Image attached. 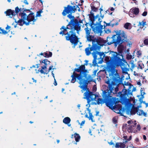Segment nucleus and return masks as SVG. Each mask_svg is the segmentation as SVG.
I'll use <instances>...</instances> for the list:
<instances>
[{"instance_id": "f257e3e1", "label": "nucleus", "mask_w": 148, "mask_h": 148, "mask_svg": "<svg viewBox=\"0 0 148 148\" xmlns=\"http://www.w3.org/2000/svg\"><path fill=\"white\" fill-rule=\"evenodd\" d=\"M82 89L81 90L82 92L86 91L84 93V99H86L87 101L88 104L86 105L87 106L89 107L90 104L92 105H99L106 103V105L111 108V106L110 101L112 99V96H111L110 93L108 92V90L103 91L102 96L103 99L100 98H98L97 95L93 94L91 92H90L88 90L86 86H79Z\"/></svg>"}, {"instance_id": "f03ea898", "label": "nucleus", "mask_w": 148, "mask_h": 148, "mask_svg": "<svg viewBox=\"0 0 148 148\" xmlns=\"http://www.w3.org/2000/svg\"><path fill=\"white\" fill-rule=\"evenodd\" d=\"M80 28L81 26L79 24L76 23L73 21L71 20L66 28L64 26L62 27L60 29L61 31L59 33L62 35L64 34H66L65 37L66 40H70L72 44H74L73 47L75 48L79 42L78 39L76 36L75 30H76L77 33L79 34Z\"/></svg>"}, {"instance_id": "7ed1b4c3", "label": "nucleus", "mask_w": 148, "mask_h": 148, "mask_svg": "<svg viewBox=\"0 0 148 148\" xmlns=\"http://www.w3.org/2000/svg\"><path fill=\"white\" fill-rule=\"evenodd\" d=\"M27 11L30 12V10L25 9L23 8H19L18 7L15 8V15L19 12H23L19 14V15L21 16V19L16 22L21 26H23L24 24L26 25H29L30 24H34V22L36 20L37 17H36L35 18L33 13L32 12L27 14L26 13Z\"/></svg>"}, {"instance_id": "20e7f679", "label": "nucleus", "mask_w": 148, "mask_h": 148, "mask_svg": "<svg viewBox=\"0 0 148 148\" xmlns=\"http://www.w3.org/2000/svg\"><path fill=\"white\" fill-rule=\"evenodd\" d=\"M109 79L106 82L108 85V92L112 96L111 93L116 94L118 90V86L120 83L121 81L123 80L125 77L122 75L121 78L119 77L117 72H112L109 73Z\"/></svg>"}, {"instance_id": "39448f33", "label": "nucleus", "mask_w": 148, "mask_h": 148, "mask_svg": "<svg viewBox=\"0 0 148 148\" xmlns=\"http://www.w3.org/2000/svg\"><path fill=\"white\" fill-rule=\"evenodd\" d=\"M109 55L110 56V60L116 66H120L122 72L124 75L126 76V79H128L130 78L129 74L127 73L129 70L126 67L125 64H123L122 63L123 62L124 63L127 64V62L123 58L122 55L116 52L112 51L110 53Z\"/></svg>"}, {"instance_id": "423d86ee", "label": "nucleus", "mask_w": 148, "mask_h": 148, "mask_svg": "<svg viewBox=\"0 0 148 148\" xmlns=\"http://www.w3.org/2000/svg\"><path fill=\"white\" fill-rule=\"evenodd\" d=\"M77 8H78V10H80V9L77 5L71 6L68 5L67 7H64V10L62 13V14L64 16L67 14L74 13L77 11Z\"/></svg>"}, {"instance_id": "0eeeda50", "label": "nucleus", "mask_w": 148, "mask_h": 148, "mask_svg": "<svg viewBox=\"0 0 148 148\" xmlns=\"http://www.w3.org/2000/svg\"><path fill=\"white\" fill-rule=\"evenodd\" d=\"M92 44L94 48L97 49H99L101 46H103L106 45V42L103 39L99 38V39L95 38L92 40Z\"/></svg>"}, {"instance_id": "6e6552de", "label": "nucleus", "mask_w": 148, "mask_h": 148, "mask_svg": "<svg viewBox=\"0 0 148 148\" xmlns=\"http://www.w3.org/2000/svg\"><path fill=\"white\" fill-rule=\"evenodd\" d=\"M116 37H117L116 39H120L122 42L121 43H119V44H121L125 41H127V36L123 31L119 30V32H118L116 35Z\"/></svg>"}, {"instance_id": "1a4fd4ad", "label": "nucleus", "mask_w": 148, "mask_h": 148, "mask_svg": "<svg viewBox=\"0 0 148 148\" xmlns=\"http://www.w3.org/2000/svg\"><path fill=\"white\" fill-rule=\"evenodd\" d=\"M127 136H126L124 135L123 136L124 140H125L124 142L123 143H116L115 147L116 148H125V144L128 141H130L132 139V136H130L129 138H127Z\"/></svg>"}, {"instance_id": "9d476101", "label": "nucleus", "mask_w": 148, "mask_h": 148, "mask_svg": "<svg viewBox=\"0 0 148 148\" xmlns=\"http://www.w3.org/2000/svg\"><path fill=\"white\" fill-rule=\"evenodd\" d=\"M116 35H114L112 37H110L108 36L107 37L106 42L108 45H110L112 44L115 43L116 44H119L122 42L121 39H116Z\"/></svg>"}, {"instance_id": "9b49d317", "label": "nucleus", "mask_w": 148, "mask_h": 148, "mask_svg": "<svg viewBox=\"0 0 148 148\" xmlns=\"http://www.w3.org/2000/svg\"><path fill=\"white\" fill-rule=\"evenodd\" d=\"M40 63H44L45 64V65L41 67L42 69L40 71V72L42 74H47L48 73H46V69L47 68V66L48 64H49L50 63V62L48 61L47 59H45L42 60V61H40Z\"/></svg>"}, {"instance_id": "f8f14e48", "label": "nucleus", "mask_w": 148, "mask_h": 148, "mask_svg": "<svg viewBox=\"0 0 148 148\" xmlns=\"http://www.w3.org/2000/svg\"><path fill=\"white\" fill-rule=\"evenodd\" d=\"M80 75L77 74L75 73V72H74L73 75H72L71 76V77H72V79L71 80V82L74 83L76 81V79L75 77L78 78V79L80 80L79 82V84H80V86H86L87 87V85H83L82 84V80L80 79V77H79Z\"/></svg>"}, {"instance_id": "ddd939ff", "label": "nucleus", "mask_w": 148, "mask_h": 148, "mask_svg": "<svg viewBox=\"0 0 148 148\" xmlns=\"http://www.w3.org/2000/svg\"><path fill=\"white\" fill-rule=\"evenodd\" d=\"M102 27L103 26L101 25H95L92 27V29L94 32L97 34H100L101 32Z\"/></svg>"}, {"instance_id": "4468645a", "label": "nucleus", "mask_w": 148, "mask_h": 148, "mask_svg": "<svg viewBox=\"0 0 148 148\" xmlns=\"http://www.w3.org/2000/svg\"><path fill=\"white\" fill-rule=\"evenodd\" d=\"M134 14H130L129 15L131 17H134L135 15H137L138 14L139 10L138 8H135L131 9Z\"/></svg>"}, {"instance_id": "2eb2a0df", "label": "nucleus", "mask_w": 148, "mask_h": 148, "mask_svg": "<svg viewBox=\"0 0 148 148\" xmlns=\"http://www.w3.org/2000/svg\"><path fill=\"white\" fill-rule=\"evenodd\" d=\"M94 47H93V44H92V45L91 47L90 48L87 47L85 49V51L86 55H89L91 53L90 52L91 51L94 50H96V49L94 48Z\"/></svg>"}, {"instance_id": "dca6fc26", "label": "nucleus", "mask_w": 148, "mask_h": 148, "mask_svg": "<svg viewBox=\"0 0 148 148\" xmlns=\"http://www.w3.org/2000/svg\"><path fill=\"white\" fill-rule=\"evenodd\" d=\"M7 16H8L9 17L12 18L13 15H15V12L14 10H12L11 9H9L5 12Z\"/></svg>"}, {"instance_id": "f3484780", "label": "nucleus", "mask_w": 148, "mask_h": 148, "mask_svg": "<svg viewBox=\"0 0 148 148\" xmlns=\"http://www.w3.org/2000/svg\"><path fill=\"white\" fill-rule=\"evenodd\" d=\"M71 121L69 117H66L63 120V122L65 124H67L69 127L71 125L70 123Z\"/></svg>"}, {"instance_id": "a211bd4d", "label": "nucleus", "mask_w": 148, "mask_h": 148, "mask_svg": "<svg viewBox=\"0 0 148 148\" xmlns=\"http://www.w3.org/2000/svg\"><path fill=\"white\" fill-rule=\"evenodd\" d=\"M137 114L139 115H143L145 117L147 116L146 112H144L143 110H140L138 108L137 109Z\"/></svg>"}, {"instance_id": "6ab92c4d", "label": "nucleus", "mask_w": 148, "mask_h": 148, "mask_svg": "<svg viewBox=\"0 0 148 148\" xmlns=\"http://www.w3.org/2000/svg\"><path fill=\"white\" fill-rule=\"evenodd\" d=\"M124 87V89H125L126 91H127V90L126 89V88L125 86H128V90H130V89L132 88V85L129 82H124V83L123 84Z\"/></svg>"}, {"instance_id": "aec40b11", "label": "nucleus", "mask_w": 148, "mask_h": 148, "mask_svg": "<svg viewBox=\"0 0 148 148\" xmlns=\"http://www.w3.org/2000/svg\"><path fill=\"white\" fill-rule=\"evenodd\" d=\"M127 123L128 124H130V126L132 127V128H133L132 127H134L136 124V123L135 121H134L132 120L129 121H127Z\"/></svg>"}, {"instance_id": "412c9836", "label": "nucleus", "mask_w": 148, "mask_h": 148, "mask_svg": "<svg viewBox=\"0 0 148 148\" xmlns=\"http://www.w3.org/2000/svg\"><path fill=\"white\" fill-rule=\"evenodd\" d=\"M146 23L145 21H142V22H139L138 26L140 27V28H142L145 25H146Z\"/></svg>"}, {"instance_id": "4be33fe9", "label": "nucleus", "mask_w": 148, "mask_h": 148, "mask_svg": "<svg viewBox=\"0 0 148 148\" xmlns=\"http://www.w3.org/2000/svg\"><path fill=\"white\" fill-rule=\"evenodd\" d=\"M138 108L133 107L131 110L130 113L131 114H135L137 112Z\"/></svg>"}, {"instance_id": "5701e85b", "label": "nucleus", "mask_w": 148, "mask_h": 148, "mask_svg": "<svg viewBox=\"0 0 148 148\" xmlns=\"http://www.w3.org/2000/svg\"><path fill=\"white\" fill-rule=\"evenodd\" d=\"M74 136L76 142H79L80 139V137L79 135L78 134L75 133L74 134Z\"/></svg>"}, {"instance_id": "b1692460", "label": "nucleus", "mask_w": 148, "mask_h": 148, "mask_svg": "<svg viewBox=\"0 0 148 148\" xmlns=\"http://www.w3.org/2000/svg\"><path fill=\"white\" fill-rule=\"evenodd\" d=\"M86 38L87 40L88 41H91L94 39H93V36L91 35H90V34H89V35H86Z\"/></svg>"}, {"instance_id": "393cba45", "label": "nucleus", "mask_w": 148, "mask_h": 148, "mask_svg": "<svg viewBox=\"0 0 148 148\" xmlns=\"http://www.w3.org/2000/svg\"><path fill=\"white\" fill-rule=\"evenodd\" d=\"M128 65L129 68H130V66H131L130 69L132 70H133L135 66V64L134 63L133 61H131L129 63V64H128Z\"/></svg>"}, {"instance_id": "a878e982", "label": "nucleus", "mask_w": 148, "mask_h": 148, "mask_svg": "<svg viewBox=\"0 0 148 148\" xmlns=\"http://www.w3.org/2000/svg\"><path fill=\"white\" fill-rule=\"evenodd\" d=\"M114 20H112L111 21L110 23H107L106 24L108 26H111L112 27H113L114 25H117L118 24V22L116 23H112V22L115 21Z\"/></svg>"}, {"instance_id": "bb28decb", "label": "nucleus", "mask_w": 148, "mask_h": 148, "mask_svg": "<svg viewBox=\"0 0 148 148\" xmlns=\"http://www.w3.org/2000/svg\"><path fill=\"white\" fill-rule=\"evenodd\" d=\"M98 21V22L100 23L101 21V19L100 18V16L99 15H97L94 18V21Z\"/></svg>"}, {"instance_id": "cd10ccee", "label": "nucleus", "mask_w": 148, "mask_h": 148, "mask_svg": "<svg viewBox=\"0 0 148 148\" xmlns=\"http://www.w3.org/2000/svg\"><path fill=\"white\" fill-rule=\"evenodd\" d=\"M124 27L127 29H130L131 27V24L130 23H127L124 24Z\"/></svg>"}, {"instance_id": "c85d7f7f", "label": "nucleus", "mask_w": 148, "mask_h": 148, "mask_svg": "<svg viewBox=\"0 0 148 148\" xmlns=\"http://www.w3.org/2000/svg\"><path fill=\"white\" fill-rule=\"evenodd\" d=\"M44 57H51L52 56V53L51 52H44Z\"/></svg>"}, {"instance_id": "c756f323", "label": "nucleus", "mask_w": 148, "mask_h": 148, "mask_svg": "<svg viewBox=\"0 0 148 148\" xmlns=\"http://www.w3.org/2000/svg\"><path fill=\"white\" fill-rule=\"evenodd\" d=\"M87 110L88 111V112L89 113V118L90 120H92V121H93L92 120L93 118V116L92 115V114L90 113V110L88 108H87Z\"/></svg>"}, {"instance_id": "7c9ffc66", "label": "nucleus", "mask_w": 148, "mask_h": 148, "mask_svg": "<svg viewBox=\"0 0 148 148\" xmlns=\"http://www.w3.org/2000/svg\"><path fill=\"white\" fill-rule=\"evenodd\" d=\"M84 30L85 31L86 36L90 34V29H88L87 26H86V27L85 28Z\"/></svg>"}, {"instance_id": "2f4dec72", "label": "nucleus", "mask_w": 148, "mask_h": 148, "mask_svg": "<svg viewBox=\"0 0 148 148\" xmlns=\"http://www.w3.org/2000/svg\"><path fill=\"white\" fill-rule=\"evenodd\" d=\"M98 54V53L96 52H93L92 53V55L94 58V60H96L97 59V55Z\"/></svg>"}, {"instance_id": "473e14b6", "label": "nucleus", "mask_w": 148, "mask_h": 148, "mask_svg": "<svg viewBox=\"0 0 148 148\" xmlns=\"http://www.w3.org/2000/svg\"><path fill=\"white\" fill-rule=\"evenodd\" d=\"M79 68L80 69V70L81 72H83L84 71V70L85 69V66L84 65H82L80 66Z\"/></svg>"}, {"instance_id": "72a5a7b5", "label": "nucleus", "mask_w": 148, "mask_h": 148, "mask_svg": "<svg viewBox=\"0 0 148 148\" xmlns=\"http://www.w3.org/2000/svg\"><path fill=\"white\" fill-rule=\"evenodd\" d=\"M0 30L1 31V33L3 34H5L8 33V32L5 30L1 29V27L0 28Z\"/></svg>"}, {"instance_id": "f704fd0d", "label": "nucleus", "mask_w": 148, "mask_h": 148, "mask_svg": "<svg viewBox=\"0 0 148 148\" xmlns=\"http://www.w3.org/2000/svg\"><path fill=\"white\" fill-rule=\"evenodd\" d=\"M117 117L115 116L113 118L112 121L114 123H116L117 122Z\"/></svg>"}, {"instance_id": "c9c22d12", "label": "nucleus", "mask_w": 148, "mask_h": 148, "mask_svg": "<svg viewBox=\"0 0 148 148\" xmlns=\"http://www.w3.org/2000/svg\"><path fill=\"white\" fill-rule=\"evenodd\" d=\"M42 12V10L39 11L38 12H37V14H36V16H41L40 14Z\"/></svg>"}, {"instance_id": "e433bc0d", "label": "nucleus", "mask_w": 148, "mask_h": 148, "mask_svg": "<svg viewBox=\"0 0 148 148\" xmlns=\"http://www.w3.org/2000/svg\"><path fill=\"white\" fill-rule=\"evenodd\" d=\"M144 67V66L143 64H139L138 67V69H142Z\"/></svg>"}, {"instance_id": "4c0bfd02", "label": "nucleus", "mask_w": 148, "mask_h": 148, "mask_svg": "<svg viewBox=\"0 0 148 148\" xmlns=\"http://www.w3.org/2000/svg\"><path fill=\"white\" fill-rule=\"evenodd\" d=\"M98 54H99L100 56V58H102V56H103V58H103V57H104L105 55H104V53H98Z\"/></svg>"}, {"instance_id": "58836bf2", "label": "nucleus", "mask_w": 148, "mask_h": 148, "mask_svg": "<svg viewBox=\"0 0 148 148\" xmlns=\"http://www.w3.org/2000/svg\"><path fill=\"white\" fill-rule=\"evenodd\" d=\"M144 43L146 45H148V39H146L145 40H144Z\"/></svg>"}, {"instance_id": "ea45409f", "label": "nucleus", "mask_w": 148, "mask_h": 148, "mask_svg": "<svg viewBox=\"0 0 148 148\" xmlns=\"http://www.w3.org/2000/svg\"><path fill=\"white\" fill-rule=\"evenodd\" d=\"M127 58L128 59H130L132 58V56L131 55L128 54L127 55Z\"/></svg>"}, {"instance_id": "a19ab883", "label": "nucleus", "mask_w": 148, "mask_h": 148, "mask_svg": "<svg viewBox=\"0 0 148 148\" xmlns=\"http://www.w3.org/2000/svg\"><path fill=\"white\" fill-rule=\"evenodd\" d=\"M147 11H145L143 13L142 15L143 16H145L147 15Z\"/></svg>"}, {"instance_id": "79ce46f5", "label": "nucleus", "mask_w": 148, "mask_h": 148, "mask_svg": "<svg viewBox=\"0 0 148 148\" xmlns=\"http://www.w3.org/2000/svg\"><path fill=\"white\" fill-rule=\"evenodd\" d=\"M67 17L71 19L74 18V16H72L71 15L69 14L67 16Z\"/></svg>"}, {"instance_id": "37998d69", "label": "nucleus", "mask_w": 148, "mask_h": 148, "mask_svg": "<svg viewBox=\"0 0 148 148\" xmlns=\"http://www.w3.org/2000/svg\"><path fill=\"white\" fill-rule=\"evenodd\" d=\"M75 70L77 72H81L80 70V69H79H79H77V68H75Z\"/></svg>"}, {"instance_id": "c03bdc74", "label": "nucleus", "mask_w": 148, "mask_h": 148, "mask_svg": "<svg viewBox=\"0 0 148 148\" xmlns=\"http://www.w3.org/2000/svg\"><path fill=\"white\" fill-rule=\"evenodd\" d=\"M105 32L106 33L108 34L111 32L110 30V29H107L105 31Z\"/></svg>"}, {"instance_id": "a18cd8bd", "label": "nucleus", "mask_w": 148, "mask_h": 148, "mask_svg": "<svg viewBox=\"0 0 148 148\" xmlns=\"http://www.w3.org/2000/svg\"><path fill=\"white\" fill-rule=\"evenodd\" d=\"M23 2L24 3H25L26 5H28L29 4V3L27 1V0H24L23 1Z\"/></svg>"}, {"instance_id": "49530a36", "label": "nucleus", "mask_w": 148, "mask_h": 148, "mask_svg": "<svg viewBox=\"0 0 148 148\" xmlns=\"http://www.w3.org/2000/svg\"><path fill=\"white\" fill-rule=\"evenodd\" d=\"M108 143H109V144L110 145H113L114 146V144L112 142V141H111L110 142H108Z\"/></svg>"}, {"instance_id": "de8ad7c7", "label": "nucleus", "mask_w": 148, "mask_h": 148, "mask_svg": "<svg viewBox=\"0 0 148 148\" xmlns=\"http://www.w3.org/2000/svg\"><path fill=\"white\" fill-rule=\"evenodd\" d=\"M53 67V66H50L49 68L48 72L47 73H48L52 69Z\"/></svg>"}, {"instance_id": "09e8293b", "label": "nucleus", "mask_w": 148, "mask_h": 148, "mask_svg": "<svg viewBox=\"0 0 148 148\" xmlns=\"http://www.w3.org/2000/svg\"><path fill=\"white\" fill-rule=\"evenodd\" d=\"M136 128L137 129V130H140V127L139 125H137Z\"/></svg>"}, {"instance_id": "8fccbe9b", "label": "nucleus", "mask_w": 148, "mask_h": 148, "mask_svg": "<svg viewBox=\"0 0 148 148\" xmlns=\"http://www.w3.org/2000/svg\"><path fill=\"white\" fill-rule=\"evenodd\" d=\"M85 121H82L81 123L80 124V125L81 126L82 125H84L85 123Z\"/></svg>"}, {"instance_id": "3c124183", "label": "nucleus", "mask_w": 148, "mask_h": 148, "mask_svg": "<svg viewBox=\"0 0 148 148\" xmlns=\"http://www.w3.org/2000/svg\"><path fill=\"white\" fill-rule=\"evenodd\" d=\"M100 14H101V18H103V16H102V15H101V12H102V11H103V10L102 9V8H100Z\"/></svg>"}, {"instance_id": "603ef678", "label": "nucleus", "mask_w": 148, "mask_h": 148, "mask_svg": "<svg viewBox=\"0 0 148 148\" xmlns=\"http://www.w3.org/2000/svg\"><path fill=\"white\" fill-rule=\"evenodd\" d=\"M10 28V27L7 25L6 27V30L9 29Z\"/></svg>"}, {"instance_id": "864d4df0", "label": "nucleus", "mask_w": 148, "mask_h": 148, "mask_svg": "<svg viewBox=\"0 0 148 148\" xmlns=\"http://www.w3.org/2000/svg\"><path fill=\"white\" fill-rule=\"evenodd\" d=\"M105 59H107V62L109 61L110 60V58L109 57H106Z\"/></svg>"}, {"instance_id": "5fc2aeb1", "label": "nucleus", "mask_w": 148, "mask_h": 148, "mask_svg": "<svg viewBox=\"0 0 148 148\" xmlns=\"http://www.w3.org/2000/svg\"><path fill=\"white\" fill-rule=\"evenodd\" d=\"M54 79V80H55V82L54 83V85L56 86L57 85V83L56 82L55 79Z\"/></svg>"}, {"instance_id": "6e6d98bb", "label": "nucleus", "mask_w": 148, "mask_h": 148, "mask_svg": "<svg viewBox=\"0 0 148 148\" xmlns=\"http://www.w3.org/2000/svg\"><path fill=\"white\" fill-rule=\"evenodd\" d=\"M51 74H52V76H53V77H54V79H55V78L54 75V73H53V71H52V72H51Z\"/></svg>"}, {"instance_id": "4d7b16f0", "label": "nucleus", "mask_w": 148, "mask_h": 148, "mask_svg": "<svg viewBox=\"0 0 148 148\" xmlns=\"http://www.w3.org/2000/svg\"><path fill=\"white\" fill-rule=\"evenodd\" d=\"M32 79L33 80V82H34L35 83L36 82V80L34 79V78H32Z\"/></svg>"}, {"instance_id": "13d9d810", "label": "nucleus", "mask_w": 148, "mask_h": 148, "mask_svg": "<svg viewBox=\"0 0 148 148\" xmlns=\"http://www.w3.org/2000/svg\"><path fill=\"white\" fill-rule=\"evenodd\" d=\"M143 139L144 140H146V136L145 135H144L143 136Z\"/></svg>"}, {"instance_id": "bf43d9fd", "label": "nucleus", "mask_w": 148, "mask_h": 148, "mask_svg": "<svg viewBox=\"0 0 148 148\" xmlns=\"http://www.w3.org/2000/svg\"><path fill=\"white\" fill-rule=\"evenodd\" d=\"M134 75H137V76H138V74L136 73L135 71H134Z\"/></svg>"}, {"instance_id": "052dcab7", "label": "nucleus", "mask_w": 148, "mask_h": 148, "mask_svg": "<svg viewBox=\"0 0 148 148\" xmlns=\"http://www.w3.org/2000/svg\"><path fill=\"white\" fill-rule=\"evenodd\" d=\"M93 90L94 91H96V88L95 87V86H94L93 87Z\"/></svg>"}, {"instance_id": "680f3d73", "label": "nucleus", "mask_w": 148, "mask_h": 148, "mask_svg": "<svg viewBox=\"0 0 148 148\" xmlns=\"http://www.w3.org/2000/svg\"><path fill=\"white\" fill-rule=\"evenodd\" d=\"M137 84L139 85H140V86L141 85V84L140 82H138L137 83Z\"/></svg>"}, {"instance_id": "e2e57ef3", "label": "nucleus", "mask_w": 148, "mask_h": 148, "mask_svg": "<svg viewBox=\"0 0 148 148\" xmlns=\"http://www.w3.org/2000/svg\"><path fill=\"white\" fill-rule=\"evenodd\" d=\"M114 10V8H113V7H112L111 8H110V10L111 11H113Z\"/></svg>"}, {"instance_id": "0e129e2a", "label": "nucleus", "mask_w": 148, "mask_h": 148, "mask_svg": "<svg viewBox=\"0 0 148 148\" xmlns=\"http://www.w3.org/2000/svg\"><path fill=\"white\" fill-rule=\"evenodd\" d=\"M137 53H138V55L139 56H140L141 55V53H140V52L138 51Z\"/></svg>"}, {"instance_id": "69168bd1", "label": "nucleus", "mask_w": 148, "mask_h": 148, "mask_svg": "<svg viewBox=\"0 0 148 148\" xmlns=\"http://www.w3.org/2000/svg\"><path fill=\"white\" fill-rule=\"evenodd\" d=\"M89 134H90L91 135H92V134H91V130H90L89 131Z\"/></svg>"}, {"instance_id": "338daca9", "label": "nucleus", "mask_w": 148, "mask_h": 148, "mask_svg": "<svg viewBox=\"0 0 148 148\" xmlns=\"http://www.w3.org/2000/svg\"><path fill=\"white\" fill-rule=\"evenodd\" d=\"M135 141L136 142H138L139 141V139L138 138H136L135 139Z\"/></svg>"}, {"instance_id": "774afa93", "label": "nucleus", "mask_w": 148, "mask_h": 148, "mask_svg": "<svg viewBox=\"0 0 148 148\" xmlns=\"http://www.w3.org/2000/svg\"><path fill=\"white\" fill-rule=\"evenodd\" d=\"M128 45L130 47V46L132 45V43L130 42V43L128 44Z\"/></svg>"}]
</instances>
